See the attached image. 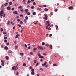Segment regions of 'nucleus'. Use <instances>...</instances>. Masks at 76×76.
<instances>
[{
	"instance_id": "32",
	"label": "nucleus",
	"mask_w": 76,
	"mask_h": 76,
	"mask_svg": "<svg viewBox=\"0 0 76 76\" xmlns=\"http://www.w3.org/2000/svg\"><path fill=\"white\" fill-rule=\"evenodd\" d=\"M33 50L35 52V50H37V48H34Z\"/></svg>"
},
{
	"instance_id": "13",
	"label": "nucleus",
	"mask_w": 76,
	"mask_h": 76,
	"mask_svg": "<svg viewBox=\"0 0 76 76\" xmlns=\"http://www.w3.org/2000/svg\"><path fill=\"white\" fill-rule=\"evenodd\" d=\"M37 10H39L40 11L41 10V8H39V7H38L37 9Z\"/></svg>"
},
{
	"instance_id": "6",
	"label": "nucleus",
	"mask_w": 76,
	"mask_h": 76,
	"mask_svg": "<svg viewBox=\"0 0 76 76\" xmlns=\"http://www.w3.org/2000/svg\"><path fill=\"white\" fill-rule=\"evenodd\" d=\"M7 10H10V9H11V8H10V7L8 6L7 7Z\"/></svg>"
},
{
	"instance_id": "59",
	"label": "nucleus",
	"mask_w": 76,
	"mask_h": 76,
	"mask_svg": "<svg viewBox=\"0 0 76 76\" xmlns=\"http://www.w3.org/2000/svg\"><path fill=\"white\" fill-rule=\"evenodd\" d=\"M15 10V8H13L12 9H11L12 10Z\"/></svg>"
},
{
	"instance_id": "46",
	"label": "nucleus",
	"mask_w": 76,
	"mask_h": 76,
	"mask_svg": "<svg viewBox=\"0 0 76 76\" xmlns=\"http://www.w3.org/2000/svg\"><path fill=\"white\" fill-rule=\"evenodd\" d=\"M20 17H23V15L21 14L20 15Z\"/></svg>"
},
{
	"instance_id": "36",
	"label": "nucleus",
	"mask_w": 76,
	"mask_h": 76,
	"mask_svg": "<svg viewBox=\"0 0 76 76\" xmlns=\"http://www.w3.org/2000/svg\"><path fill=\"white\" fill-rule=\"evenodd\" d=\"M18 6V4H14L15 6Z\"/></svg>"
},
{
	"instance_id": "20",
	"label": "nucleus",
	"mask_w": 76,
	"mask_h": 76,
	"mask_svg": "<svg viewBox=\"0 0 76 76\" xmlns=\"http://www.w3.org/2000/svg\"><path fill=\"white\" fill-rule=\"evenodd\" d=\"M25 19L26 20H28V17L27 16L25 17Z\"/></svg>"
},
{
	"instance_id": "5",
	"label": "nucleus",
	"mask_w": 76,
	"mask_h": 76,
	"mask_svg": "<svg viewBox=\"0 0 76 76\" xmlns=\"http://www.w3.org/2000/svg\"><path fill=\"white\" fill-rule=\"evenodd\" d=\"M47 62L46 61L45 62L44 64H42V66H45L47 64Z\"/></svg>"
},
{
	"instance_id": "15",
	"label": "nucleus",
	"mask_w": 76,
	"mask_h": 76,
	"mask_svg": "<svg viewBox=\"0 0 76 76\" xmlns=\"http://www.w3.org/2000/svg\"><path fill=\"white\" fill-rule=\"evenodd\" d=\"M55 27H56V29L57 30L58 29V26H57V25H56Z\"/></svg>"
},
{
	"instance_id": "45",
	"label": "nucleus",
	"mask_w": 76,
	"mask_h": 76,
	"mask_svg": "<svg viewBox=\"0 0 76 76\" xmlns=\"http://www.w3.org/2000/svg\"><path fill=\"white\" fill-rule=\"evenodd\" d=\"M24 21L26 23V19H24Z\"/></svg>"
},
{
	"instance_id": "28",
	"label": "nucleus",
	"mask_w": 76,
	"mask_h": 76,
	"mask_svg": "<svg viewBox=\"0 0 76 76\" xmlns=\"http://www.w3.org/2000/svg\"><path fill=\"white\" fill-rule=\"evenodd\" d=\"M45 46L46 47H48L49 46V44H46Z\"/></svg>"
},
{
	"instance_id": "47",
	"label": "nucleus",
	"mask_w": 76,
	"mask_h": 76,
	"mask_svg": "<svg viewBox=\"0 0 76 76\" xmlns=\"http://www.w3.org/2000/svg\"><path fill=\"white\" fill-rule=\"evenodd\" d=\"M27 14L28 15H31V13L30 12H28Z\"/></svg>"
},
{
	"instance_id": "3",
	"label": "nucleus",
	"mask_w": 76,
	"mask_h": 76,
	"mask_svg": "<svg viewBox=\"0 0 76 76\" xmlns=\"http://www.w3.org/2000/svg\"><path fill=\"white\" fill-rule=\"evenodd\" d=\"M37 54L38 55V56H39V58H40L42 59L44 58V57L41 56V54L38 53Z\"/></svg>"
},
{
	"instance_id": "42",
	"label": "nucleus",
	"mask_w": 76,
	"mask_h": 76,
	"mask_svg": "<svg viewBox=\"0 0 76 76\" xmlns=\"http://www.w3.org/2000/svg\"><path fill=\"white\" fill-rule=\"evenodd\" d=\"M23 65L24 67H25V66H26V64H25V63H23Z\"/></svg>"
},
{
	"instance_id": "27",
	"label": "nucleus",
	"mask_w": 76,
	"mask_h": 76,
	"mask_svg": "<svg viewBox=\"0 0 76 76\" xmlns=\"http://www.w3.org/2000/svg\"><path fill=\"white\" fill-rule=\"evenodd\" d=\"M4 39H7V37H6L5 36H4Z\"/></svg>"
},
{
	"instance_id": "53",
	"label": "nucleus",
	"mask_w": 76,
	"mask_h": 76,
	"mask_svg": "<svg viewBox=\"0 0 76 76\" xmlns=\"http://www.w3.org/2000/svg\"><path fill=\"white\" fill-rule=\"evenodd\" d=\"M46 23H50V21H46Z\"/></svg>"
},
{
	"instance_id": "25",
	"label": "nucleus",
	"mask_w": 76,
	"mask_h": 76,
	"mask_svg": "<svg viewBox=\"0 0 76 76\" xmlns=\"http://www.w3.org/2000/svg\"><path fill=\"white\" fill-rule=\"evenodd\" d=\"M32 14L33 15H36V12H34L32 13Z\"/></svg>"
},
{
	"instance_id": "35",
	"label": "nucleus",
	"mask_w": 76,
	"mask_h": 76,
	"mask_svg": "<svg viewBox=\"0 0 76 76\" xmlns=\"http://www.w3.org/2000/svg\"><path fill=\"white\" fill-rule=\"evenodd\" d=\"M18 26L19 28L21 27V26H22L20 24H18Z\"/></svg>"
},
{
	"instance_id": "40",
	"label": "nucleus",
	"mask_w": 76,
	"mask_h": 76,
	"mask_svg": "<svg viewBox=\"0 0 76 76\" xmlns=\"http://www.w3.org/2000/svg\"><path fill=\"white\" fill-rule=\"evenodd\" d=\"M42 45H45V43L43 42L42 43Z\"/></svg>"
},
{
	"instance_id": "43",
	"label": "nucleus",
	"mask_w": 76,
	"mask_h": 76,
	"mask_svg": "<svg viewBox=\"0 0 76 76\" xmlns=\"http://www.w3.org/2000/svg\"><path fill=\"white\" fill-rule=\"evenodd\" d=\"M39 64V63H38V62H37V64H36V66H38Z\"/></svg>"
},
{
	"instance_id": "23",
	"label": "nucleus",
	"mask_w": 76,
	"mask_h": 76,
	"mask_svg": "<svg viewBox=\"0 0 76 76\" xmlns=\"http://www.w3.org/2000/svg\"><path fill=\"white\" fill-rule=\"evenodd\" d=\"M31 74L32 75H35V72H31Z\"/></svg>"
},
{
	"instance_id": "54",
	"label": "nucleus",
	"mask_w": 76,
	"mask_h": 76,
	"mask_svg": "<svg viewBox=\"0 0 76 76\" xmlns=\"http://www.w3.org/2000/svg\"><path fill=\"white\" fill-rule=\"evenodd\" d=\"M1 65H2L3 66H4V63H1Z\"/></svg>"
},
{
	"instance_id": "61",
	"label": "nucleus",
	"mask_w": 76,
	"mask_h": 76,
	"mask_svg": "<svg viewBox=\"0 0 76 76\" xmlns=\"http://www.w3.org/2000/svg\"><path fill=\"white\" fill-rule=\"evenodd\" d=\"M11 23L12 25H14V23H13V22H11Z\"/></svg>"
},
{
	"instance_id": "63",
	"label": "nucleus",
	"mask_w": 76,
	"mask_h": 76,
	"mask_svg": "<svg viewBox=\"0 0 76 76\" xmlns=\"http://www.w3.org/2000/svg\"><path fill=\"white\" fill-rule=\"evenodd\" d=\"M17 21L18 22H20V19H18L17 20Z\"/></svg>"
},
{
	"instance_id": "41",
	"label": "nucleus",
	"mask_w": 76,
	"mask_h": 76,
	"mask_svg": "<svg viewBox=\"0 0 76 76\" xmlns=\"http://www.w3.org/2000/svg\"><path fill=\"white\" fill-rule=\"evenodd\" d=\"M15 50H16V49H17V48H18V46H15Z\"/></svg>"
},
{
	"instance_id": "48",
	"label": "nucleus",
	"mask_w": 76,
	"mask_h": 76,
	"mask_svg": "<svg viewBox=\"0 0 76 76\" xmlns=\"http://www.w3.org/2000/svg\"><path fill=\"white\" fill-rule=\"evenodd\" d=\"M33 4L35 6V5H36V3L35 2H33Z\"/></svg>"
},
{
	"instance_id": "51",
	"label": "nucleus",
	"mask_w": 76,
	"mask_h": 76,
	"mask_svg": "<svg viewBox=\"0 0 76 76\" xmlns=\"http://www.w3.org/2000/svg\"><path fill=\"white\" fill-rule=\"evenodd\" d=\"M43 55H44V56H47V54L45 53H43Z\"/></svg>"
},
{
	"instance_id": "2",
	"label": "nucleus",
	"mask_w": 76,
	"mask_h": 76,
	"mask_svg": "<svg viewBox=\"0 0 76 76\" xmlns=\"http://www.w3.org/2000/svg\"><path fill=\"white\" fill-rule=\"evenodd\" d=\"M12 70H16L17 69H18V67L17 66H13L12 68Z\"/></svg>"
},
{
	"instance_id": "8",
	"label": "nucleus",
	"mask_w": 76,
	"mask_h": 76,
	"mask_svg": "<svg viewBox=\"0 0 76 76\" xmlns=\"http://www.w3.org/2000/svg\"><path fill=\"white\" fill-rule=\"evenodd\" d=\"M49 48L50 49H53V46L51 45H49Z\"/></svg>"
},
{
	"instance_id": "21",
	"label": "nucleus",
	"mask_w": 76,
	"mask_h": 76,
	"mask_svg": "<svg viewBox=\"0 0 76 76\" xmlns=\"http://www.w3.org/2000/svg\"><path fill=\"white\" fill-rule=\"evenodd\" d=\"M24 46H25V47H26V49H27V48H27V45H26V44H25V45H24Z\"/></svg>"
},
{
	"instance_id": "18",
	"label": "nucleus",
	"mask_w": 76,
	"mask_h": 76,
	"mask_svg": "<svg viewBox=\"0 0 76 76\" xmlns=\"http://www.w3.org/2000/svg\"><path fill=\"white\" fill-rule=\"evenodd\" d=\"M10 21H8L7 23V25H8L9 24V23H10Z\"/></svg>"
},
{
	"instance_id": "11",
	"label": "nucleus",
	"mask_w": 76,
	"mask_h": 76,
	"mask_svg": "<svg viewBox=\"0 0 76 76\" xmlns=\"http://www.w3.org/2000/svg\"><path fill=\"white\" fill-rule=\"evenodd\" d=\"M5 58L6 60H9V56H7L5 57Z\"/></svg>"
},
{
	"instance_id": "10",
	"label": "nucleus",
	"mask_w": 76,
	"mask_h": 76,
	"mask_svg": "<svg viewBox=\"0 0 76 76\" xmlns=\"http://www.w3.org/2000/svg\"><path fill=\"white\" fill-rule=\"evenodd\" d=\"M44 16L45 17V18H47V14H44Z\"/></svg>"
},
{
	"instance_id": "22",
	"label": "nucleus",
	"mask_w": 76,
	"mask_h": 76,
	"mask_svg": "<svg viewBox=\"0 0 76 76\" xmlns=\"http://www.w3.org/2000/svg\"><path fill=\"white\" fill-rule=\"evenodd\" d=\"M1 62H2V63H4V61H3V60H1Z\"/></svg>"
},
{
	"instance_id": "58",
	"label": "nucleus",
	"mask_w": 76,
	"mask_h": 76,
	"mask_svg": "<svg viewBox=\"0 0 76 76\" xmlns=\"http://www.w3.org/2000/svg\"><path fill=\"white\" fill-rule=\"evenodd\" d=\"M28 48V50H30L31 49V47L29 46Z\"/></svg>"
},
{
	"instance_id": "64",
	"label": "nucleus",
	"mask_w": 76,
	"mask_h": 76,
	"mask_svg": "<svg viewBox=\"0 0 76 76\" xmlns=\"http://www.w3.org/2000/svg\"><path fill=\"white\" fill-rule=\"evenodd\" d=\"M48 29L49 30H51V28L50 27H49V28H48Z\"/></svg>"
},
{
	"instance_id": "17",
	"label": "nucleus",
	"mask_w": 76,
	"mask_h": 76,
	"mask_svg": "<svg viewBox=\"0 0 76 76\" xmlns=\"http://www.w3.org/2000/svg\"><path fill=\"white\" fill-rule=\"evenodd\" d=\"M19 37V34H17L15 36V38H18Z\"/></svg>"
},
{
	"instance_id": "9",
	"label": "nucleus",
	"mask_w": 76,
	"mask_h": 76,
	"mask_svg": "<svg viewBox=\"0 0 76 76\" xmlns=\"http://www.w3.org/2000/svg\"><path fill=\"white\" fill-rule=\"evenodd\" d=\"M14 14H15L16 15H17L18 14V12L16 11H15L13 12Z\"/></svg>"
},
{
	"instance_id": "56",
	"label": "nucleus",
	"mask_w": 76,
	"mask_h": 76,
	"mask_svg": "<svg viewBox=\"0 0 76 76\" xmlns=\"http://www.w3.org/2000/svg\"><path fill=\"white\" fill-rule=\"evenodd\" d=\"M4 7V5H2L1 7V8H3Z\"/></svg>"
},
{
	"instance_id": "4",
	"label": "nucleus",
	"mask_w": 76,
	"mask_h": 76,
	"mask_svg": "<svg viewBox=\"0 0 76 76\" xmlns=\"http://www.w3.org/2000/svg\"><path fill=\"white\" fill-rule=\"evenodd\" d=\"M37 48L39 50H41V49L42 50H43V48H42V47L41 46H39L37 47Z\"/></svg>"
},
{
	"instance_id": "14",
	"label": "nucleus",
	"mask_w": 76,
	"mask_h": 76,
	"mask_svg": "<svg viewBox=\"0 0 76 76\" xmlns=\"http://www.w3.org/2000/svg\"><path fill=\"white\" fill-rule=\"evenodd\" d=\"M4 49L5 50H8V47H7V46H5L4 47Z\"/></svg>"
},
{
	"instance_id": "38",
	"label": "nucleus",
	"mask_w": 76,
	"mask_h": 76,
	"mask_svg": "<svg viewBox=\"0 0 76 76\" xmlns=\"http://www.w3.org/2000/svg\"><path fill=\"white\" fill-rule=\"evenodd\" d=\"M20 24H21V25H23V22H22V21L20 22Z\"/></svg>"
},
{
	"instance_id": "24",
	"label": "nucleus",
	"mask_w": 76,
	"mask_h": 76,
	"mask_svg": "<svg viewBox=\"0 0 76 76\" xmlns=\"http://www.w3.org/2000/svg\"><path fill=\"white\" fill-rule=\"evenodd\" d=\"M0 31L1 32H3V29L2 28H1L0 29Z\"/></svg>"
},
{
	"instance_id": "26",
	"label": "nucleus",
	"mask_w": 76,
	"mask_h": 76,
	"mask_svg": "<svg viewBox=\"0 0 76 76\" xmlns=\"http://www.w3.org/2000/svg\"><path fill=\"white\" fill-rule=\"evenodd\" d=\"M35 71V70L34 69H31V72H34Z\"/></svg>"
},
{
	"instance_id": "52",
	"label": "nucleus",
	"mask_w": 76,
	"mask_h": 76,
	"mask_svg": "<svg viewBox=\"0 0 76 76\" xmlns=\"http://www.w3.org/2000/svg\"><path fill=\"white\" fill-rule=\"evenodd\" d=\"M34 63H36V62H37V61H36L35 60H34Z\"/></svg>"
},
{
	"instance_id": "29",
	"label": "nucleus",
	"mask_w": 76,
	"mask_h": 76,
	"mask_svg": "<svg viewBox=\"0 0 76 76\" xmlns=\"http://www.w3.org/2000/svg\"><path fill=\"white\" fill-rule=\"evenodd\" d=\"M20 55H21V56H23L24 54L23 53H20Z\"/></svg>"
},
{
	"instance_id": "19",
	"label": "nucleus",
	"mask_w": 76,
	"mask_h": 76,
	"mask_svg": "<svg viewBox=\"0 0 76 76\" xmlns=\"http://www.w3.org/2000/svg\"><path fill=\"white\" fill-rule=\"evenodd\" d=\"M57 10H58V9L56 8V9H55L54 10V11L55 12H57Z\"/></svg>"
},
{
	"instance_id": "62",
	"label": "nucleus",
	"mask_w": 76,
	"mask_h": 76,
	"mask_svg": "<svg viewBox=\"0 0 76 76\" xmlns=\"http://www.w3.org/2000/svg\"><path fill=\"white\" fill-rule=\"evenodd\" d=\"M51 36H52V34H49V37H51Z\"/></svg>"
},
{
	"instance_id": "37",
	"label": "nucleus",
	"mask_w": 76,
	"mask_h": 76,
	"mask_svg": "<svg viewBox=\"0 0 76 76\" xmlns=\"http://www.w3.org/2000/svg\"><path fill=\"white\" fill-rule=\"evenodd\" d=\"M9 4L10 5H12V2H10L9 3Z\"/></svg>"
},
{
	"instance_id": "16",
	"label": "nucleus",
	"mask_w": 76,
	"mask_h": 76,
	"mask_svg": "<svg viewBox=\"0 0 76 76\" xmlns=\"http://www.w3.org/2000/svg\"><path fill=\"white\" fill-rule=\"evenodd\" d=\"M44 11H45V12H47V11H48V9L47 8L45 9Z\"/></svg>"
},
{
	"instance_id": "12",
	"label": "nucleus",
	"mask_w": 76,
	"mask_h": 76,
	"mask_svg": "<svg viewBox=\"0 0 76 76\" xmlns=\"http://www.w3.org/2000/svg\"><path fill=\"white\" fill-rule=\"evenodd\" d=\"M8 5V3L7 2L4 4V6H7Z\"/></svg>"
},
{
	"instance_id": "49",
	"label": "nucleus",
	"mask_w": 76,
	"mask_h": 76,
	"mask_svg": "<svg viewBox=\"0 0 76 76\" xmlns=\"http://www.w3.org/2000/svg\"><path fill=\"white\" fill-rule=\"evenodd\" d=\"M38 22V21H36V23H34V25H36L37 24V23Z\"/></svg>"
},
{
	"instance_id": "44",
	"label": "nucleus",
	"mask_w": 76,
	"mask_h": 76,
	"mask_svg": "<svg viewBox=\"0 0 76 76\" xmlns=\"http://www.w3.org/2000/svg\"><path fill=\"white\" fill-rule=\"evenodd\" d=\"M25 12H28V9H26L25 10Z\"/></svg>"
},
{
	"instance_id": "55",
	"label": "nucleus",
	"mask_w": 76,
	"mask_h": 76,
	"mask_svg": "<svg viewBox=\"0 0 76 76\" xmlns=\"http://www.w3.org/2000/svg\"><path fill=\"white\" fill-rule=\"evenodd\" d=\"M4 42H7V40H5L4 41Z\"/></svg>"
},
{
	"instance_id": "7",
	"label": "nucleus",
	"mask_w": 76,
	"mask_h": 76,
	"mask_svg": "<svg viewBox=\"0 0 76 76\" xmlns=\"http://www.w3.org/2000/svg\"><path fill=\"white\" fill-rule=\"evenodd\" d=\"M73 6H70L68 7L69 9L70 10L72 9L73 10Z\"/></svg>"
},
{
	"instance_id": "39",
	"label": "nucleus",
	"mask_w": 76,
	"mask_h": 76,
	"mask_svg": "<svg viewBox=\"0 0 76 76\" xmlns=\"http://www.w3.org/2000/svg\"><path fill=\"white\" fill-rule=\"evenodd\" d=\"M3 47H4V45H1V48H3Z\"/></svg>"
},
{
	"instance_id": "50",
	"label": "nucleus",
	"mask_w": 76,
	"mask_h": 76,
	"mask_svg": "<svg viewBox=\"0 0 76 76\" xmlns=\"http://www.w3.org/2000/svg\"><path fill=\"white\" fill-rule=\"evenodd\" d=\"M7 45H9V43L7 42L6 43Z\"/></svg>"
},
{
	"instance_id": "31",
	"label": "nucleus",
	"mask_w": 76,
	"mask_h": 76,
	"mask_svg": "<svg viewBox=\"0 0 76 76\" xmlns=\"http://www.w3.org/2000/svg\"><path fill=\"white\" fill-rule=\"evenodd\" d=\"M3 34H4V35H5V34H7V33L6 32H5L4 31L3 32Z\"/></svg>"
},
{
	"instance_id": "30",
	"label": "nucleus",
	"mask_w": 76,
	"mask_h": 76,
	"mask_svg": "<svg viewBox=\"0 0 76 76\" xmlns=\"http://www.w3.org/2000/svg\"><path fill=\"white\" fill-rule=\"evenodd\" d=\"M53 66H57V64H53Z\"/></svg>"
},
{
	"instance_id": "57",
	"label": "nucleus",
	"mask_w": 76,
	"mask_h": 76,
	"mask_svg": "<svg viewBox=\"0 0 76 76\" xmlns=\"http://www.w3.org/2000/svg\"><path fill=\"white\" fill-rule=\"evenodd\" d=\"M34 6H32V7H31V9H34Z\"/></svg>"
},
{
	"instance_id": "1",
	"label": "nucleus",
	"mask_w": 76,
	"mask_h": 76,
	"mask_svg": "<svg viewBox=\"0 0 76 76\" xmlns=\"http://www.w3.org/2000/svg\"><path fill=\"white\" fill-rule=\"evenodd\" d=\"M4 8H2L1 10H1L0 12V16L1 18H3V17H5V16H6L5 14L3 13H4V11H3V10H4Z\"/></svg>"
},
{
	"instance_id": "34",
	"label": "nucleus",
	"mask_w": 76,
	"mask_h": 76,
	"mask_svg": "<svg viewBox=\"0 0 76 76\" xmlns=\"http://www.w3.org/2000/svg\"><path fill=\"white\" fill-rule=\"evenodd\" d=\"M24 10H23V8H21L20 10V11H21L22 12H23Z\"/></svg>"
},
{
	"instance_id": "33",
	"label": "nucleus",
	"mask_w": 76,
	"mask_h": 76,
	"mask_svg": "<svg viewBox=\"0 0 76 76\" xmlns=\"http://www.w3.org/2000/svg\"><path fill=\"white\" fill-rule=\"evenodd\" d=\"M8 53H12V51L11 50H9L8 51Z\"/></svg>"
},
{
	"instance_id": "60",
	"label": "nucleus",
	"mask_w": 76,
	"mask_h": 76,
	"mask_svg": "<svg viewBox=\"0 0 76 76\" xmlns=\"http://www.w3.org/2000/svg\"><path fill=\"white\" fill-rule=\"evenodd\" d=\"M31 1H27L28 3H31Z\"/></svg>"
}]
</instances>
